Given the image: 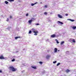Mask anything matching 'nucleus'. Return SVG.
Masks as SVG:
<instances>
[{
	"label": "nucleus",
	"instance_id": "nucleus-1",
	"mask_svg": "<svg viewBox=\"0 0 76 76\" xmlns=\"http://www.w3.org/2000/svg\"><path fill=\"white\" fill-rule=\"evenodd\" d=\"M59 33H57L56 34H53L51 36V37L52 38H54V37H59Z\"/></svg>",
	"mask_w": 76,
	"mask_h": 76
},
{
	"label": "nucleus",
	"instance_id": "nucleus-2",
	"mask_svg": "<svg viewBox=\"0 0 76 76\" xmlns=\"http://www.w3.org/2000/svg\"><path fill=\"white\" fill-rule=\"evenodd\" d=\"M10 69L11 70H12V72H15L16 70L14 68V67L13 66H11L10 67Z\"/></svg>",
	"mask_w": 76,
	"mask_h": 76
},
{
	"label": "nucleus",
	"instance_id": "nucleus-3",
	"mask_svg": "<svg viewBox=\"0 0 76 76\" xmlns=\"http://www.w3.org/2000/svg\"><path fill=\"white\" fill-rule=\"evenodd\" d=\"M32 31L33 32V33H38V31H37V30H35V28H32L31 29Z\"/></svg>",
	"mask_w": 76,
	"mask_h": 76
},
{
	"label": "nucleus",
	"instance_id": "nucleus-4",
	"mask_svg": "<svg viewBox=\"0 0 76 76\" xmlns=\"http://www.w3.org/2000/svg\"><path fill=\"white\" fill-rule=\"evenodd\" d=\"M69 41L71 42H75V39H69Z\"/></svg>",
	"mask_w": 76,
	"mask_h": 76
},
{
	"label": "nucleus",
	"instance_id": "nucleus-5",
	"mask_svg": "<svg viewBox=\"0 0 76 76\" xmlns=\"http://www.w3.org/2000/svg\"><path fill=\"white\" fill-rule=\"evenodd\" d=\"M58 17L59 18H60V19H63V16L60 15V14L58 15Z\"/></svg>",
	"mask_w": 76,
	"mask_h": 76
},
{
	"label": "nucleus",
	"instance_id": "nucleus-6",
	"mask_svg": "<svg viewBox=\"0 0 76 76\" xmlns=\"http://www.w3.org/2000/svg\"><path fill=\"white\" fill-rule=\"evenodd\" d=\"M50 57V55H48L46 56V58L47 59H49Z\"/></svg>",
	"mask_w": 76,
	"mask_h": 76
},
{
	"label": "nucleus",
	"instance_id": "nucleus-7",
	"mask_svg": "<svg viewBox=\"0 0 76 76\" xmlns=\"http://www.w3.org/2000/svg\"><path fill=\"white\" fill-rule=\"evenodd\" d=\"M68 20H69L70 21H71V22H74L75 21L74 20H72L71 19H67Z\"/></svg>",
	"mask_w": 76,
	"mask_h": 76
},
{
	"label": "nucleus",
	"instance_id": "nucleus-8",
	"mask_svg": "<svg viewBox=\"0 0 76 76\" xmlns=\"http://www.w3.org/2000/svg\"><path fill=\"white\" fill-rule=\"evenodd\" d=\"M38 3L37 2H35L34 4H31V6H34L35 4H37Z\"/></svg>",
	"mask_w": 76,
	"mask_h": 76
},
{
	"label": "nucleus",
	"instance_id": "nucleus-9",
	"mask_svg": "<svg viewBox=\"0 0 76 76\" xmlns=\"http://www.w3.org/2000/svg\"><path fill=\"white\" fill-rule=\"evenodd\" d=\"M58 23H60V24H61V25H63V23L60 21H58Z\"/></svg>",
	"mask_w": 76,
	"mask_h": 76
},
{
	"label": "nucleus",
	"instance_id": "nucleus-10",
	"mask_svg": "<svg viewBox=\"0 0 76 76\" xmlns=\"http://www.w3.org/2000/svg\"><path fill=\"white\" fill-rule=\"evenodd\" d=\"M0 59H4V58L3 56H0Z\"/></svg>",
	"mask_w": 76,
	"mask_h": 76
},
{
	"label": "nucleus",
	"instance_id": "nucleus-11",
	"mask_svg": "<svg viewBox=\"0 0 76 76\" xmlns=\"http://www.w3.org/2000/svg\"><path fill=\"white\" fill-rule=\"evenodd\" d=\"M54 53H57V48H55L54 49Z\"/></svg>",
	"mask_w": 76,
	"mask_h": 76
},
{
	"label": "nucleus",
	"instance_id": "nucleus-12",
	"mask_svg": "<svg viewBox=\"0 0 76 76\" xmlns=\"http://www.w3.org/2000/svg\"><path fill=\"white\" fill-rule=\"evenodd\" d=\"M32 22V20H29L28 21V22L29 23H30V24H31V22Z\"/></svg>",
	"mask_w": 76,
	"mask_h": 76
},
{
	"label": "nucleus",
	"instance_id": "nucleus-13",
	"mask_svg": "<svg viewBox=\"0 0 76 76\" xmlns=\"http://www.w3.org/2000/svg\"><path fill=\"white\" fill-rule=\"evenodd\" d=\"M31 67L33 69H37V67L36 66H32Z\"/></svg>",
	"mask_w": 76,
	"mask_h": 76
},
{
	"label": "nucleus",
	"instance_id": "nucleus-14",
	"mask_svg": "<svg viewBox=\"0 0 76 76\" xmlns=\"http://www.w3.org/2000/svg\"><path fill=\"white\" fill-rule=\"evenodd\" d=\"M69 72H70V70H69V69H66V73H69Z\"/></svg>",
	"mask_w": 76,
	"mask_h": 76
},
{
	"label": "nucleus",
	"instance_id": "nucleus-15",
	"mask_svg": "<svg viewBox=\"0 0 76 76\" xmlns=\"http://www.w3.org/2000/svg\"><path fill=\"white\" fill-rule=\"evenodd\" d=\"M72 29H74V30H75V29H76V26H73L72 27Z\"/></svg>",
	"mask_w": 76,
	"mask_h": 76
},
{
	"label": "nucleus",
	"instance_id": "nucleus-16",
	"mask_svg": "<svg viewBox=\"0 0 76 76\" xmlns=\"http://www.w3.org/2000/svg\"><path fill=\"white\" fill-rule=\"evenodd\" d=\"M64 42L62 41L61 42L60 44H61V45H63V44H64Z\"/></svg>",
	"mask_w": 76,
	"mask_h": 76
},
{
	"label": "nucleus",
	"instance_id": "nucleus-17",
	"mask_svg": "<svg viewBox=\"0 0 76 76\" xmlns=\"http://www.w3.org/2000/svg\"><path fill=\"white\" fill-rule=\"evenodd\" d=\"M55 41H56V42L57 44H58L59 43V42H58V40H57V39H55Z\"/></svg>",
	"mask_w": 76,
	"mask_h": 76
},
{
	"label": "nucleus",
	"instance_id": "nucleus-18",
	"mask_svg": "<svg viewBox=\"0 0 76 76\" xmlns=\"http://www.w3.org/2000/svg\"><path fill=\"white\" fill-rule=\"evenodd\" d=\"M20 38V37H17L15 38V39H18V38Z\"/></svg>",
	"mask_w": 76,
	"mask_h": 76
},
{
	"label": "nucleus",
	"instance_id": "nucleus-19",
	"mask_svg": "<svg viewBox=\"0 0 76 76\" xmlns=\"http://www.w3.org/2000/svg\"><path fill=\"white\" fill-rule=\"evenodd\" d=\"M5 4H7L9 3V2L6 1H5Z\"/></svg>",
	"mask_w": 76,
	"mask_h": 76
},
{
	"label": "nucleus",
	"instance_id": "nucleus-20",
	"mask_svg": "<svg viewBox=\"0 0 76 76\" xmlns=\"http://www.w3.org/2000/svg\"><path fill=\"white\" fill-rule=\"evenodd\" d=\"M8 1H14V0H7Z\"/></svg>",
	"mask_w": 76,
	"mask_h": 76
},
{
	"label": "nucleus",
	"instance_id": "nucleus-21",
	"mask_svg": "<svg viewBox=\"0 0 76 76\" xmlns=\"http://www.w3.org/2000/svg\"><path fill=\"white\" fill-rule=\"evenodd\" d=\"M32 33V31L31 30H30V31H29L28 32V33L29 34H31Z\"/></svg>",
	"mask_w": 76,
	"mask_h": 76
},
{
	"label": "nucleus",
	"instance_id": "nucleus-22",
	"mask_svg": "<svg viewBox=\"0 0 76 76\" xmlns=\"http://www.w3.org/2000/svg\"><path fill=\"white\" fill-rule=\"evenodd\" d=\"M47 7H48V6L47 5H45L44 7V8H47Z\"/></svg>",
	"mask_w": 76,
	"mask_h": 76
},
{
	"label": "nucleus",
	"instance_id": "nucleus-23",
	"mask_svg": "<svg viewBox=\"0 0 76 76\" xmlns=\"http://www.w3.org/2000/svg\"><path fill=\"white\" fill-rule=\"evenodd\" d=\"M44 15H47V12H44Z\"/></svg>",
	"mask_w": 76,
	"mask_h": 76
},
{
	"label": "nucleus",
	"instance_id": "nucleus-24",
	"mask_svg": "<svg viewBox=\"0 0 76 76\" xmlns=\"http://www.w3.org/2000/svg\"><path fill=\"white\" fill-rule=\"evenodd\" d=\"M60 63H58L57 64V66H59V65H60Z\"/></svg>",
	"mask_w": 76,
	"mask_h": 76
},
{
	"label": "nucleus",
	"instance_id": "nucleus-25",
	"mask_svg": "<svg viewBox=\"0 0 76 76\" xmlns=\"http://www.w3.org/2000/svg\"><path fill=\"white\" fill-rule=\"evenodd\" d=\"M35 25H37V26H38V25H39V24L38 23H35Z\"/></svg>",
	"mask_w": 76,
	"mask_h": 76
},
{
	"label": "nucleus",
	"instance_id": "nucleus-26",
	"mask_svg": "<svg viewBox=\"0 0 76 76\" xmlns=\"http://www.w3.org/2000/svg\"><path fill=\"white\" fill-rule=\"evenodd\" d=\"M69 51H66V53L67 54H69Z\"/></svg>",
	"mask_w": 76,
	"mask_h": 76
},
{
	"label": "nucleus",
	"instance_id": "nucleus-27",
	"mask_svg": "<svg viewBox=\"0 0 76 76\" xmlns=\"http://www.w3.org/2000/svg\"><path fill=\"white\" fill-rule=\"evenodd\" d=\"M15 61V59L14 58L12 60V61Z\"/></svg>",
	"mask_w": 76,
	"mask_h": 76
},
{
	"label": "nucleus",
	"instance_id": "nucleus-28",
	"mask_svg": "<svg viewBox=\"0 0 76 76\" xmlns=\"http://www.w3.org/2000/svg\"><path fill=\"white\" fill-rule=\"evenodd\" d=\"M46 42H49V39H47V40H46Z\"/></svg>",
	"mask_w": 76,
	"mask_h": 76
},
{
	"label": "nucleus",
	"instance_id": "nucleus-29",
	"mask_svg": "<svg viewBox=\"0 0 76 76\" xmlns=\"http://www.w3.org/2000/svg\"><path fill=\"white\" fill-rule=\"evenodd\" d=\"M38 35V34H37V33H35L34 34V35Z\"/></svg>",
	"mask_w": 76,
	"mask_h": 76
},
{
	"label": "nucleus",
	"instance_id": "nucleus-30",
	"mask_svg": "<svg viewBox=\"0 0 76 76\" xmlns=\"http://www.w3.org/2000/svg\"><path fill=\"white\" fill-rule=\"evenodd\" d=\"M39 63L40 64H42V62H39Z\"/></svg>",
	"mask_w": 76,
	"mask_h": 76
},
{
	"label": "nucleus",
	"instance_id": "nucleus-31",
	"mask_svg": "<svg viewBox=\"0 0 76 76\" xmlns=\"http://www.w3.org/2000/svg\"><path fill=\"white\" fill-rule=\"evenodd\" d=\"M57 62V61H53V63L54 64H55V63H56Z\"/></svg>",
	"mask_w": 76,
	"mask_h": 76
},
{
	"label": "nucleus",
	"instance_id": "nucleus-32",
	"mask_svg": "<svg viewBox=\"0 0 76 76\" xmlns=\"http://www.w3.org/2000/svg\"><path fill=\"white\" fill-rule=\"evenodd\" d=\"M28 15H29V14L27 13L26 14V16H28Z\"/></svg>",
	"mask_w": 76,
	"mask_h": 76
},
{
	"label": "nucleus",
	"instance_id": "nucleus-33",
	"mask_svg": "<svg viewBox=\"0 0 76 76\" xmlns=\"http://www.w3.org/2000/svg\"><path fill=\"white\" fill-rule=\"evenodd\" d=\"M31 20H35V18H32L31 19Z\"/></svg>",
	"mask_w": 76,
	"mask_h": 76
},
{
	"label": "nucleus",
	"instance_id": "nucleus-34",
	"mask_svg": "<svg viewBox=\"0 0 76 76\" xmlns=\"http://www.w3.org/2000/svg\"><path fill=\"white\" fill-rule=\"evenodd\" d=\"M16 57V56H13V58H15Z\"/></svg>",
	"mask_w": 76,
	"mask_h": 76
},
{
	"label": "nucleus",
	"instance_id": "nucleus-35",
	"mask_svg": "<svg viewBox=\"0 0 76 76\" xmlns=\"http://www.w3.org/2000/svg\"><path fill=\"white\" fill-rule=\"evenodd\" d=\"M4 59H5V60H7V57H5Z\"/></svg>",
	"mask_w": 76,
	"mask_h": 76
},
{
	"label": "nucleus",
	"instance_id": "nucleus-36",
	"mask_svg": "<svg viewBox=\"0 0 76 76\" xmlns=\"http://www.w3.org/2000/svg\"><path fill=\"white\" fill-rule=\"evenodd\" d=\"M65 15H66V16H68V14H66Z\"/></svg>",
	"mask_w": 76,
	"mask_h": 76
},
{
	"label": "nucleus",
	"instance_id": "nucleus-37",
	"mask_svg": "<svg viewBox=\"0 0 76 76\" xmlns=\"http://www.w3.org/2000/svg\"><path fill=\"white\" fill-rule=\"evenodd\" d=\"M0 73H2V71L1 70H0Z\"/></svg>",
	"mask_w": 76,
	"mask_h": 76
},
{
	"label": "nucleus",
	"instance_id": "nucleus-38",
	"mask_svg": "<svg viewBox=\"0 0 76 76\" xmlns=\"http://www.w3.org/2000/svg\"><path fill=\"white\" fill-rule=\"evenodd\" d=\"M9 20V19H8V18H7V21H8Z\"/></svg>",
	"mask_w": 76,
	"mask_h": 76
},
{
	"label": "nucleus",
	"instance_id": "nucleus-39",
	"mask_svg": "<svg viewBox=\"0 0 76 76\" xmlns=\"http://www.w3.org/2000/svg\"><path fill=\"white\" fill-rule=\"evenodd\" d=\"M12 18V16H10V18Z\"/></svg>",
	"mask_w": 76,
	"mask_h": 76
},
{
	"label": "nucleus",
	"instance_id": "nucleus-40",
	"mask_svg": "<svg viewBox=\"0 0 76 76\" xmlns=\"http://www.w3.org/2000/svg\"><path fill=\"white\" fill-rule=\"evenodd\" d=\"M16 53H18V51L16 52Z\"/></svg>",
	"mask_w": 76,
	"mask_h": 76
},
{
	"label": "nucleus",
	"instance_id": "nucleus-41",
	"mask_svg": "<svg viewBox=\"0 0 76 76\" xmlns=\"http://www.w3.org/2000/svg\"><path fill=\"white\" fill-rule=\"evenodd\" d=\"M8 29H9V28H7Z\"/></svg>",
	"mask_w": 76,
	"mask_h": 76
}]
</instances>
